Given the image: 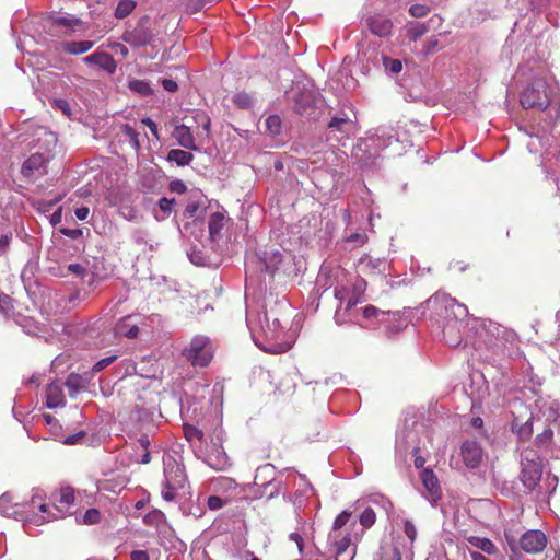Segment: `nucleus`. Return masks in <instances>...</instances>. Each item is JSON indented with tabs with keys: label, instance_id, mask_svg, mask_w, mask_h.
<instances>
[{
	"label": "nucleus",
	"instance_id": "nucleus-49",
	"mask_svg": "<svg viewBox=\"0 0 560 560\" xmlns=\"http://www.w3.org/2000/svg\"><path fill=\"white\" fill-rule=\"evenodd\" d=\"M101 520V514L97 509H89L83 514V523L86 525L97 524Z\"/></svg>",
	"mask_w": 560,
	"mask_h": 560
},
{
	"label": "nucleus",
	"instance_id": "nucleus-40",
	"mask_svg": "<svg viewBox=\"0 0 560 560\" xmlns=\"http://www.w3.org/2000/svg\"><path fill=\"white\" fill-rule=\"evenodd\" d=\"M128 86L132 92H136L142 96H147L153 93L150 83L145 80H131L129 81Z\"/></svg>",
	"mask_w": 560,
	"mask_h": 560
},
{
	"label": "nucleus",
	"instance_id": "nucleus-62",
	"mask_svg": "<svg viewBox=\"0 0 560 560\" xmlns=\"http://www.w3.org/2000/svg\"><path fill=\"white\" fill-rule=\"evenodd\" d=\"M60 232L72 240H77L82 235V230L80 229L62 228Z\"/></svg>",
	"mask_w": 560,
	"mask_h": 560
},
{
	"label": "nucleus",
	"instance_id": "nucleus-47",
	"mask_svg": "<svg viewBox=\"0 0 560 560\" xmlns=\"http://www.w3.org/2000/svg\"><path fill=\"white\" fill-rule=\"evenodd\" d=\"M230 502L221 495L214 493L207 499V505L211 511H217L228 505Z\"/></svg>",
	"mask_w": 560,
	"mask_h": 560
},
{
	"label": "nucleus",
	"instance_id": "nucleus-15",
	"mask_svg": "<svg viewBox=\"0 0 560 560\" xmlns=\"http://www.w3.org/2000/svg\"><path fill=\"white\" fill-rule=\"evenodd\" d=\"M424 488V495L431 503H436L442 498V490L439 479L431 468H424L420 474Z\"/></svg>",
	"mask_w": 560,
	"mask_h": 560
},
{
	"label": "nucleus",
	"instance_id": "nucleus-30",
	"mask_svg": "<svg viewBox=\"0 0 560 560\" xmlns=\"http://www.w3.org/2000/svg\"><path fill=\"white\" fill-rule=\"evenodd\" d=\"M46 164V159L40 153L32 154L26 161H24L21 172L23 176L30 177L35 172L40 171Z\"/></svg>",
	"mask_w": 560,
	"mask_h": 560
},
{
	"label": "nucleus",
	"instance_id": "nucleus-61",
	"mask_svg": "<svg viewBox=\"0 0 560 560\" xmlns=\"http://www.w3.org/2000/svg\"><path fill=\"white\" fill-rule=\"evenodd\" d=\"M170 189L173 192L183 194L187 188L183 180L176 179L171 182Z\"/></svg>",
	"mask_w": 560,
	"mask_h": 560
},
{
	"label": "nucleus",
	"instance_id": "nucleus-35",
	"mask_svg": "<svg viewBox=\"0 0 560 560\" xmlns=\"http://www.w3.org/2000/svg\"><path fill=\"white\" fill-rule=\"evenodd\" d=\"M93 46L92 40L67 42L62 44V49L71 55H80L89 51Z\"/></svg>",
	"mask_w": 560,
	"mask_h": 560
},
{
	"label": "nucleus",
	"instance_id": "nucleus-13",
	"mask_svg": "<svg viewBox=\"0 0 560 560\" xmlns=\"http://www.w3.org/2000/svg\"><path fill=\"white\" fill-rule=\"evenodd\" d=\"M144 318L141 315H128L122 317L115 326V334L129 339L139 337Z\"/></svg>",
	"mask_w": 560,
	"mask_h": 560
},
{
	"label": "nucleus",
	"instance_id": "nucleus-48",
	"mask_svg": "<svg viewBox=\"0 0 560 560\" xmlns=\"http://www.w3.org/2000/svg\"><path fill=\"white\" fill-rule=\"evenodd\" d=\"M184 432H185V436L188 441H201L202 438H203V432L201 430H199L198 428L196 427H192V425H186L184 428Z\"/></svg>",
	"mask_w": 560,
	"mask_h": 560
},
{
	"label": "nucleus",
	"instance_id": "nucleus-23",
	"mask_svg": "<svg viewBox=\"0 0 560 560\" xmlns=\"http://www.w3.org/2000/svg\"><path fill=\"white\" fill-rule=\"evenodd\" d=\"M66 405L62 385L58 382L50 383L46 388V406L55 409Z\"/></svg>",
	"mask_w": 560,
	"mask_h": 560
},
{
	"label": "nucleus",
	"instance_id": "nucleus-7",
	"mask_svg": "<svg viewBox=\"0 0 560 560\" xmlns=\"http://www.w3.org/2000/svg\"><path fill=\"white\" fill-rule=\"evenodd\" d=\"M213 346L207 336H195L182 354L194 366H207L213 358Z\"/></svg>",
	"mask_w": 560,
	"mask_h": 560
},
{
	"label": "nucleus",
	"instance_id": "nucleus-1",
	"mask_svg": "<svg viewBox=\"0 0 560 560\" xmlns=\"http://www.w3.org/2000/svg\"><path fill=\"white\" fill-rule=\"evenodd\" d=\"M289 306L284 298L277 299L271 294L265 296L261 310L257 314L248 311L247 325L252 331H260L265 338L277 340L283 331L282 318Z\"/></svg>",
	"mask_w": 560,
	"mask_h": 560
},
{
	"label": "nucleus",
	"instance_id": "nucleus-10",
	"mask_svg": "<svg viewBox=\"0 0 560 560\" xmlns=\"http://www.w3.org/2000/svg\"><path fill=\"white\" fill-rule=\"evenodd\" d=\"M375 140L377 138H363L353 147L352 158L361 168L371 170L377 166L380 151L374 147Z\"/></svg>",
	"mask_w": 560,
	"mask_h": 560
},
{
	"label": "nucleus",
	"instance_id": "nucleus-52",
	"mask_svg": "<svg viewBox=\"0 0 560 560\" xmlns=\"http://www.w3.org/2000/svg\"><path fill=\"white\" fill-rule=\"evenodd\" d=\"M116 359H117V355H109L104 359H101L94 364L92 371L100 372V371L104 370L105 368H107L108 365H110L112 363H114L116 361Z\"/></svg>",
	"mask_w": 560,
	"mask_h": 560
},
{
	"label": "nucleus",
	"instance_id": "nucleus-36",
	"mask_svg": "<svg viewBox=\"0 0 560 560\" xmlns=\"http://www.w3.org/2000/svg\"><path fill=\"white\" fill-rule=\"evenodd\" d=\"M65 385L69 390V396L75 397L85 387V380L79 374L71 373Z\"/></svg>",
	"mask_w": 560,
	"mask_h": 560
},
{
	"label": "nucleus",
	"instance_id": "nucleus-64",
	"mask_svg": "<svg viewBox=\"0 0 560 560\" xmlns=\"http://www.w3.org/2000/svg\"><path fill=\"white\" fill-rule=\"evenodd\" d=\"M131 560H150L149 553L144 550H135L130 555Z\"/></svg>",
	"mask_w": 560,
	"mask_h": 560
},
{
	"label": "nucleus",
	"instance_id": "nucleus-16",
	"mask_svg": "<svg viewBox=\"0 0 560 560\" xmlns=\"http://www.w3.org/2000/svg\"><path fill=\"white\" fill-rule=\"evenodd\" d=\"M358 269L361 273L365 276H378L386 275L389 265L384 258H374L369 255L362 256L358 260Z\"/></svg>",
	"mask_w": 560,
	"mask_h": 560
},
{
	"label": "nucleus",
	"instance_id": "nucleus-26",
	"mask_svg": "<svg viewBox=\"0 0 560 560\" xmlns=\"http://www.w3.org/2000/svg\"><path fill=\"white\" fill-rule=\"evenodd\" d=\"M83 60L85 63H95L110 73L116 70V62L113 56L105 51L94 52L86 56Z\"/></svg>",
	"mask_w": 560,
	"mask_h": 560
},
{
	"label": "nucleus",
	"instance_id": "nucleus-28",
	"mask_svg": "<svg viewBox=\"0 0 560 560\" xmlns=\"http://www.w3.org/2000/svg\"><path fill=\"white\" fill-rule=\"evenodd\" d=\"M460 320H454V323H450L448 325L443 326V336L445 339V342L450 347H457L462 342V334H460Z\"/></svg>",
	"mask_w": 560,
	"mask_h": 560
},
{
	"label": "nucleus",
	"instance_id": "nucleus-41",
	"mask_svg": "<svg viewBox=\"0 0 560 560\" xmlns=\"http://www.w3.org/2000/svg\"><path fill=\"white\" fill-rule=\"evenodd\" d=\"M121 131L127 137L129 143L135 149V151H139L141 147L139 140V132L128 124L121 126Z\"/></svg>",
	"mask_w": 560,
	"mask_h": 560
},
{
	"label": "nucleus",
	"instance_id": "nucleus-33",
	"mask_svg": "<svg viewBox=\"0 0 560 560\" xmlns=\"http://www.w3.org/2000/svg\"><path fill=\"white\" fill-rule=\"evenodd\" d=\"M394 137L395 136L392 130L388 131L386 128L380 127L373 135H370L366 138H377V140H375L374 147L381 151L390 144Z\"/></svg>",
	"mask_w": 560,
	"mask_h": 560
},
{
	"label": "nucleus",
	"instance_id": "nucleus-42",
	"mask_svg": "<svg viewBox=\"0 0 560 560\" xmlns=\"http://www.w3.org/2000/svg\"><path fill=\"white\" fill-rule=\"evenodd\" d=\"M382 63L385 71L390 74H398L402 70V63L399 59L383 56Z\"/></svg>",
	"mask_w": 560,
	"mask_h": 560
},
{
	"label": "nucleus",
	"instance_id": "nucleus-63",
	"mask_svg": "<svg viewBox=\"0 0 560 560\" xmlns=\"http://www.w3.org/2000/svg\"><path fill=\"white\" fill-rule=\"evenodd\" d=\"M178 490V488H170L166 485H164V488L161 491L162 498L165 501H173L175 498V491Z\"/></svg>",
	"mask_w": 560,
	"mask_h": 560
},
{
	"label": "nucleus",
	"instance_id": "nucleus-34",
	"mask_svg": "<svg viewBox=\"0 0 560 560\" xmlns=\"http://www.w3.org/2000/svg\"><path fill=\"white\" fill-rule=\"evenodd\" d=\"M194 160L192 153L180 150V149H172L167 153V161L176 163L178 166H187Z\"/></svg>",
	"mask_w": 560,
	"mask_h": 560
},
{
	"label": "nucleus",
	"instance_id": "nucleus-11",
	"mask_svg": "<svg viewBox=\"0 0 560 560\" xmlns=\"http://www.w3.org/2000/svg\"><path fill=\"white\" fill-rule=\"evenodd\" d=\"M209 487L214 493L226 499V501L230 503L233 500L243 498L245 493V489L242 485L225 476L210 479Z\"/></svg>",
	"mask_w": 560,
	"mask_h": 560
},
{
	"label": "nucleus",
	"instance_id": "nucleus-17",
	"mask_svg": "<svg viewBox=\"0 0 560 560\" xmlns=\"http://www.w3.org/2000/svg\"><path fill=\"white\" fill-rule=\"evenodd\" d=\"M460 454L467 468H477L483 458V450L476 441H466L462 444Z\"/></svg>",
	"mask_w": 560,
	"mask_h": 560
},
{
	"label": "nucleus",
	"instance_id": "nucleus-29",
	"mask_svg": "<svg viewBox=\"0 0 560 560\" xmlns=\"http://www.w3.org/2000/svg\"><path fill=\"white\" fill-rule=\"evenodd\" d=\"M143 521L148 526L155 527L156 530L161 534H167L170 529L164 513L159 510L149 512L144 516Z\"/></svg>",
	"mask_w": 560,
	"mask_h": 560
},
{
	"label": "nucleus",
	"instance_id": "nucleus-58",
	"mask_svg": "<svg viewBox=\"0 0 560 560\" xmlns=\"http://www.w3.org/2000/svg\"><path fill=\"white\" fill-rule=\"evenodd\" d=\"M68 271L75 275L77 277H84L86 275V268L81 264H70L67 267Z\"/></svg>",
	"mask_w": 560,
	"mask_h": 560
},
{
	"label": "nucleus",
	"instance_id": "nucleus-60",
	"mask_svg": "<svg viewBox=\"0 0 560 560\" xmlns=\"http://www.w3.org/2000/svg\"><path fill=\"white\" fill-rule=\"evenodd\" d=\"M197 117L199 118V121L202 125V129L205 131V137L209 138L210 125H211L210 118L203 114L197 115Z\"/></svg>",
	"mask_w": 560,
	"mask_h": 560
},
{
	"label": "nucleus",
	"instance_id": "nucleus-25",
	"mask_svg": "<svg viewBox=\"0 0 560 560\" xmlns=\"http://www.w3.org/2000/svg\"><path fill=\"white\" fill-rule=\"evenodd\" d=\"M173 136L180 147L191 151L199 150L196 145L195 137L190 130V127L186 125H178L175 127Z\"/></svg>",
	"mask_w": 560,
	"mask_h": 560
},
{
	"label": "nucleus",
	"instance_id": "nucleus-54",
	"mask_svg": "<svg viewBox=\"0 0 560 560\" xmlns=\"http://www.w3.org/2000/svg\"><path fill=\"white\" fill-rule=\"evenodd\" d=\"M175 203L174 199H168L163 197L159 200V207L161 211L164 213V218L172 212L173 205Z\"/></svg>",
	"mask_w": 560,
	"mask_h": 560
},
{
	"label": "nucleus",
	"instance_id": "nucleus-32",
	"mask_svg": "<svg viewBox=\"0 0 560 560\" xmlns=\"http://www.w3.org/2000/svg\"><path fill=\"white\" fill-rule=\"evenodd\" d=\"M467 541L475 548L488 553V555H494L498 551L497 546L486 537H479V536H469L467 538Z\"/></svg>",
	"mask_w": 560,
	"mask_h": 560
},
{
	"label": "nucleus",
	"instance_id": "nucleus-3",
	"mask_svg": "<svg viewBox=\"0 0 560 560\" xmlns=\"http://www.w3.org/2000/svg\"><path fill=\"white\" fill-rule=\"evenodd\" d=\"M427 305L436 317L445 322V325L467 315V307L444 292L433 294L428 299Z\"/></svg>",
	"mask_w": 560,
	"mask_h": 560
},
{
	"label": "nucleus",
	"instance_id": "nucleus-19",
	"mask_svg": "<svg viewBox=\"0 0 560 560\" xmlns=\"http://www.w3.org/2000/svg\"><path fill=\"white\" fill-rule=\"evenodd\" d=\"M488 330L491 332V335L497 337V341L493 343V347L500 349L502 354H506V345L502 342V340L509 342L511 346H513L516 341V336L513 331H510L495 323L490 322L488 325ZM508 355H511V353L508 352Z\"/></svg>",
	"mask_w": 560,
	"mask_h": 560
},
{
	"label": "nucleus",
	"instance_id": "nucleus-51",
	"mask_svg": "<svg viewBox=\"0 0 560 560\" xmlns=\"http://www.w3.org/2000/svg\"><path fill=\"white\" fill-rule=\"evenodd\" d=\"M404 532L408 539L410 540V546H412L417 538L418 532L416 525L410 520L404 521Z\"/></svg>",
	"mask_w": 560,
	"mask_h": 560
},
{
	"label": "nucleus",
	"instance_id": "nucleus-50",
	"mask_svg": "<svg viewBox=\"0 0 560 560\" xmlns=\"http://www.w3.org/2000/svg\"><path fill=\"white\" fill-rule=\"evenodd\" d=\"M351 514L347 511H342L334 522L331 532L340 533L339 530L348 523Z\"/></svg>",
	"mask_w": 560,
	"mask_h": 560
},
{
	"label": "nucleus",
	"instance_id": "nucleus-6",
	"mask_svg": "<svg viewBox=\"0 0 560 560\" xmlns=\"http://www.w3.org/2000/svg\"><path fill=\"white\" fill-rule=\"evenodd\" d=\"M154 36L151 19L144 15L135 24L127 25L121 39L132 48H140L151 45Z\"/></svg>",
	"mask_w": 560,
	"mask_h": 560
},
{
	"label": "nucleus",
	"instance_id": "nucleus-37",
	"mask_svg": "<svg viewBox=\"0 0 560 560\" xmlns=\"http://www.w3.org/2000/svg\"><path fill=\"white\" fill-rule=\"evenodd\" d=\"M225 221H226V219H225L224 214H222L220 212H214L213 214H211L209 222H208V226H209V233H210V236L212 240H214L217 236L220 235L222 229L225 225Z\"/></svg>",
	"mask_w": 560,
	"mask_h": 560
},
{
	"label": "nucleus",
	"instance_id": "nucleus-38",
	"mask_svg": "<svg viewBox=\"0 0 560 560\" xmlns=\"http://www.w3.org/2000/svg\"><path fill=\"white\" fill-rule=\"evenodd\" d=\"M429 30H430V27H429L428 23H425V22H421V23L418 22V23L411 24L407 28V37L410 40L416 42L417 39H419L420 37L425 35L429 32Z\"/></svg>",
	"mask_w": 560,
	"mask_h": 560
},
{
	"label": "nucleus",
	"instance_id": "nucleus-22",
	"mask_svg": "<svg viewBox=\"0 0 560 560\" xmlns=\"http://www.w3.org/2000/svg\"><path fill=\"white\" fill-rule=\"evenodd\" d=\"M48 21H49L51 27L60 26V27L66 28L65 33L67 35H71L72 33H74L77 30H79L83 25V22L81 19H79L74 15H71V14H65V15L52 14L48 18Z\"/></svg>",
	"mask_w": 560,
	"mask_h": 560
},
{
	"label": "nucleus",
	"instance_id": "nucleus-55",
	"mask_svg": "<svg viewBox=\"0 0 560 560\" xmlns=\"http://www.w3.org/2000/svg\"><path fill=\"white\" fill-rule=\"evenodd\" d=\"M85 436L84 431H79L75 434L68 435L63 439L62 443L66 445H74L78 444L81 440H83Z\"/></svg>",
	"mask_w": 560,
	"mask_h": 560
},
{
	"label": "nucleus",
	"instance_id": "nucleus-21",
	"mask_svg": "<svg viewBox=\"0 0 560 560\" xmlns=\"http://www.w3.org/2000/svg\"><path fill=\"white\" fill-rule=\"evenodd\" d=\"M371 33L378 37H388L393 31V22L384 15L375 14L366 20Z\"/></svg>",
	"mask_w": 560,
	"mask_h": 560
},
{
	"label": "nucleus",
	"instance_id": "nucleus-20",
	"mask_svg": "<svg viewBox=\"0 0 560 560\" xmlns=\"http://www.w3.org/2000/svg\"><path fill=\"white\" fill-rule=\"evenodd\" d=\"M206 463L215 470H224L230 467V458L221 444L213 443L206 455Z\"/></svg>",
	"mask_w": 560,
	"mask_h": 560
},
{
	"label": "nucleus",
	"instance_id": "nucleus-59",
	"mask_svg": "<svg viewBox=\"0 0 560 560\" xmlns=\"http://www.w3.org/2000/svg\"><path fill=\"white\" fill-rule=\"evenodd\" d=\"M355 555V547L347 551H335V560H353Z\"/></svg>",
	"mask_w": 560,
	"mask_h": 560
},
{
	"label": "nucleus",
	"instance_id": "nucleus-2",
	"mask_svg": "<svg viewBox=\"0 0 560 560\" xmlns=\"http://www.w3.org/2000/svg\"><path fill=\"white\" fill-rule=\"evenodd\" d=\"M520 480L528 491H535L542 477V460L534 448L524 447L521 450Z\"/></svg>",
	"mask_w": 560,
	"mask_h": 560
},
{
	"label": "nucleus",
	"instance_id": "nucleus-57",
	"mask_svg": "<svg viewBox=\"0 0 560 560\" xmlns=\"http://www.w3.org/2000/svg\"><path fill=\"white\" fill-rule=\"evenodd\" d=\"M199 208L200 206L198 202H189L184 210V217L187 219L196 217Z\"/></svg>",
	"mask_w": 560,
	"mask_h": 560
},
{
	"label": "nucleus",
	"instance_id": "nucleus-53",
	"mask_svg": "<svg viewBox=\"0 0 560 560\" xmlns=\"http://www.w3.org/2000/svg\"><path fill=\"white\" fill-rule=\"evenodd\" d=\"M409 13L413 16V18H423L428 13H429V8L425 7V5H422V4H412L410 8H409Z\"/></svg>",
	"mask_w": 560,
	"mask_h": 560
},
{
	"label": "nucleus",
	"instance_id": "nucleus-12",
	"mask_svg": "<svg viewBox=\"0 0 560 560\" xmlns=\"http://www.w3.org/2000/svg\"><path fill=\"white\" fill-rule=\"evenodd\" d=\"M547 536L539 529L526 530L520 538V548L526 553H540L547 546Z\"/></svg>",
	"mask_w": 560,
	"mask_h": 560
},
{
	"label": "nucleus",
	"instance_id": "nucleus-31",
	"mask_svg": "<svg viewBox=\"0 0 560 560\" xmlns=\"http://www.w3.org/2000/svg\"><path fill=\"white\" fill-rule=\"evenodd\" d=\"M328 542L334 547L335 551H347L353 547L350 534L341 536V533L330 532Z\"/></svg>",
	"mask_w": 560,
	"mask_h": 560
},
{
	"label": "nucleus",
	"instance_id": "nucleus-4",
	"mask_svg": "<svg viewBox=\"0 0 560 560\" xmlns=\"http://www.w3.org/2000/svg\"><path fill=\"white\" fill-rule=\"evenodd\" d=\"M292 109L295 114L312 118L323 100L318 91L313 86L298 83L291 90L290 96Z\"/></svg>",
	"mask_w": 560,
	"mask_h": 560
},
{
	"label": "nucleus",
	"instance_id": "nucleus-46",
	"mask_svg": "<svg viewBox=\"0 0 560 560\" xmlns=\"http://www.w3.org/2000/svg\"><path fill=\"white\" fill-rule=\"evenodd\" d=\"M376 520L375 512L372 508H366L360 515V523L363 527L370 528Z\"/></svg>",
	"mask_w": 560,
	"mask_h": 560
},
{
	"label": "nucleus",
	"instance_id": "nucleus-18",
	"mask_svg": "<svg viewBox=\"0 0 560 560\" xmlns=\"http://www.w3.org/2000/svg\"><path fill=\"white\" fill-rule=\"evenodd\" d=\"M327 129L330 133L339 132L341 137H337V140L348 139L355 131V122L348 116L342 114L341 116H335L328 122Z\"/></svg>",
	"mask_w": 560,
	"mask_h": 560
},
{
	"label": "nucleus",
	"instance_id": "nucleus-24",
	"mask_svg": "<svg viewBox=\"0 0 560 560\" xmlns=\"http://www.w3.org/2000/svg\"><path fill=\"white\" fill-rule=\"evenodd\" d=\"M534 445L540 451H548L552 446L558 445L555 429H552V421L544 429L541 433H538L534 439Z\"/></svg>",
	"mask_w": 560,
	"mask_h": 560
},
{
	"label": "nucleus",
	"instance_id": "nucleus-45",
	"mask_svg": "<svg viewBox=\"0 0 560 560\" xmlns=\"http://www.w3.org/2000/svg\"><path fill=\"white\" fill-rule=\"evenodd\" d=\"M380 560H401V553L397 546L382 547Z\"/></svg>",
	"mask_w": 560,
	"mask_h": 560
},
{
	"label": "nucleus",
	"instance_id": "nucleus-27",
	"mask_svg": "<svg viewBox=\"0 0 560 560\" xmlns=\"http://www.w3.org/2000/svg\"><path fill=\"white\" fill-rule=\"evenodd\" d=\"M512 432L517 436V439L522 442L528 441L534 432L533 429V416H530L526 421L521 422L518 419H514L511 423Z\"/></svg>",
	"mask_w": 560,
	"mask_h": 560
},
{
	"label": "nucleus",
	"instance_id": "nucleus-44",
	"mask_svg": "<svg viewBox=\"0 0 560 560\" xmlns=\"http://www.w3.org/2000/svg\"><path fill=\"white\" fill-rule=\"evenodd\" d=\"M266 131L270 135H279L281 131V118L278 115H270L265 121Z\"/></svg>",
	"mask_w": 560,
	"mask_h": 560
},
{
	"label": "nucleus",
	"instance_id": "nucleus-39",
	"mask_svg": "<svg viewBox=\"0 0 560 560\" xmlns=\"http://www.w3.org/2000/svg\"><path fill=\"white\" fill-rule=\"evenodd\" d=\"M135 8L136 2L133 0H120L115 10V18L120 20L125 19L131 14Z\"/></svg>",
	"mask_w": 560,
	"mask_h": 560
},
{
	"label": "nucleus",
	"instance_id": "nucleus-14",
	"mask_svg": "<svg viewBox=\"0 0 560 560\" xmlns=\"http://www.w3.org/2000/svg\"><path fill=\"white\" fill-rule=\"evenodd\" d=\"M186 472L184 465L171 459L165 463L164 467V485L170 488L183 489L186 483Z\"/></svg>",
	"mask_w": 560,
	"mask_h": 560
},
{
	"label": "nucleus",
	"instance_id": "nucleus-5",
	"mask_svg": "<svg viewBox=\"0 0 560 560\" xmlns=\"http://www.w3.org/2000/svg\"><path fill=\"white\" fill-rule=\"evenodd\" d=\"M552 88L542 79H535L521 94V104L526 109L545 110L551 103Z\"/></svg>",
	"mask_w": 560,
	"mask_h": 560
},
{
	"label": "nucleus",
	"instance_id": "nucleus-9",
	"mask_svg": "<svg viewBox=\"0 0 560 560\" xmlns=\"http://www.w3.org/2000/svg\"><path fill=\"white\" fill-rule=\"evenodd\" d=\"M74 503V489L72 487H61L59 493L54 499L52 512L47 504L42 503L39 505V511L44 514L42 515V522H49L59 517H63L68 512L69 508Z\"/></svg>",
	"mask_w": 560,
	"mask_h": 560
},
{
	"label": "nucleus",
	"instance_id": "nucleus-56",
	"mask_svg": "<svg viewBox=\"0 0 560 560\" xmlns=\"http://www.w3.org/2000/svg\"><path fill=\"white\" fill-rule=\"evenodd\" d=\"M10 503V500H9V497L3 494L0 497V514L4 515V516H9L11 515V506L9 505Z\"/></svg>",
	"mask_w": 560,
	"mask_h": 560
},
{
	"label": "nucleus",
	"instance_id": "nucleus-8",
	"mask_svg": "<svg viewBox=\"0 0 560 560\" xmlns=\"http://www.w3.org/2000/svg\"><path fill=\"white\" fill-rule=\"evenodd\" d=\"M292 255L289 252L280 249H266L256 256V264L261 270L273 277L277 272L285 270L291 265Z\"/></svg>",
	"mask_w": 560,
	"mask_h": 560
},
{
	"label": "nucleus",
	"instance_id": "nucleus-43",
	"mask_svg": "<svg viewBox=\"0 0 560 560\" xmlns=\"http://www.w3.org/2000/svg\"><path fill=\"white\" fill-rule=\"evenodd\" d=\"M233 103L238 108L247 109V108L253 107L254 98L249 94L241 92V93H237V94L234 95Z\"/></svg>",
	"mask_w": 560,
	"mask_h": 560
}]
</instances>
